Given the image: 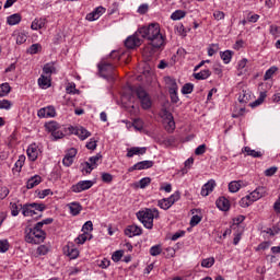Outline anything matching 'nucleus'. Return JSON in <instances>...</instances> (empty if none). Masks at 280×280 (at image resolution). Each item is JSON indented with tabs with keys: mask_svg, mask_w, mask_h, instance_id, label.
Instances as JSON below:
<instances>
[{
	"mask_svg": "<svg viewBox=\"0 0 280 280\" xmlns=\"http://www.w3.org/2000/svg\"><path fill=\"white\" fill-rule=\"evenodd\" d=\"M138 33L142 38L148 40V45H151L153 49H160L165 44V38L161 34V27L159 24H150L138 30Z\"/></svg>",
	"mask_w": 280,
	"mask_h": 280,
	"instance_id": "f257e3e1",
	"label": "nucleus"
},
{
	"mask_svg": "<svg viewBox=\"0 0 280 280\" xmlns=\"http://www.w3.org/2000/svg\"><path fill=\"white\" fill-rule=\"evenodd\" d=\"M137 218L143 224L144 229L151 230L154 226V218H159V209L147 208L145 210L137 212Z\"/></svg>",
	"mask_w": 280,
	"mask_h": 280,
	"instance_id": "f03ea898",
	"label": "nucleus"
},
{
	"mask_svg": "<svg viewBox=\"0 0 280 280\" xmlns=\"http://www.w3.org/2000/svg\"><path fill=\"white\" fill-rule=\"evenodd\" d=\"M25 233V240L28 244H43L45 237H47V233L43 231V228H38L37 223L34 228H26Z\"/></svg>",
	"mask_w": 280,
	"mask_h": 280,
	"instance_id": "7ed1b4c3",
	"label": "nucleus"
},
{
	"mask_svg": "<svg viewBox=\"0 0 280 280\" xmlns=\"http://www.w3.org/2000/svg\"><path fill=\"white\" fill-rule=\"evenodd\" d=\"M20 208L22 209V214L25 218H28V217L33 218V215H36V211H39L40 213H43V211L47 209L45 203H36V202L25 203L24 206L20 205Z\"/></svg>",
	"mask_w": 280,
	"mask_h": 280,
	"instance_id": "20e7f679",
	"label": "nucleus"
},
{
	"mask_svg": "<svg viewBox=\"0 0 280 280\" xmlns=\"http://www.w3.org/2000/svg\"><path fill=\"white\" fill-rule=\"evenodd\" d=\"M135 93L138 100L140 101V104L143 110H148L149 108H152V98L143 88L141 86L137 88L135 90Z\"/></svg>",
	"mask_w": 280,
	"mask_h": 280,
	"instance_id": "39448f33",
	"label": "nucleus"
},
{
	"mask_svg": "<svg viewBox=\"0 0 280 280\" xmlns=\"http://www.w3.org/2000/svg\"><path fill=\"white\" fill-rule=\"evenodd\" d=\"M180 200V192L176 191L168 198H163L158 201V207L160 209H163L164 211H167L175 202H178Z\"/></svg>",
	"mask_w": 280,
	"mask_h": 280,
	"instance_id": "423d86ee",
	"label": "nucleus"
},
{
	"mask_svg": "<svg viewBox=\"0 0 280 280\" xmlns=\"http://www.w3.org/2000/svg\"><path fill=\"white\" fill-rule=\"evenodd\" d=\"M98 71L101 78H104L105 80L113 79V71H115V66L112 63L102 62L98 63Z\"/></svg>",
	"mask_w": 280,
	"mask_h": 280,
	"instance_id": "0eeeda50",
	"label": "nucleus"
},
{
	"mask_svg": "<svg viewBox=\"0 0 280 280\" xmlns=\"http://www.w3.org/2000/svg\"><path fill=\"white\" fill-rule=\"evenodd\" d=\"M164 128L167 132H174V130H176V122L174 121V116L167 110L164 112Z\"/></svg>",
	"mask_w": 280,
	"mask_h": 280,
	"instance_id": "6e6552de",
	"label": "nucleus"
},
{
	"mask_svg": "<svg viewBox=\"0 0 280 280\" xmlns=\"http://www.w3.org/2000/svg\"><path fill=\"white\" fill-rule=\"evenodd\" d=\"M139 36H141V34L138 31L135 35L129 36L125 40V46L127 47V49H135V47L141 46V39L139 38Z\"/></svg>",
	"mask_w": 280,
	"mask_h": 280,
	"instance_id": "1a4fd4ad",
	"label": "nucleus"
},
{
	"mask_svg": "<svg viewBox=\"0 0 280 280\" xmlns=\"http://www.w3.org/2000/svg\"><path fill=\"white\" fill-rule=\"evenodd\" d=\"M93 187V180H81L78 184L71 187V190L74 194H80L82 191H86V189H91Z\"/></svg>",
	"mask_w": 280,
	"mask_h": 280,
	"instance_id": "9d476101",
	"label": "nucleus"
},
{
	"mask_svg": "<svg viewBox=\"0 0 280 280\" xmlns=\"http://www.w3.org/2000/svg\"><path fill=\"white\" fill-rule=\"evenodd\" d=\"M100 161H102V155L101 153H97L94 156H91L89 159V162H85V173L86 174H91V172H93V170H95V167H97V163H100Z\"/></svg>",
	"mask_w": 280,
	"mask_h": 280,
	"instance_id": "9b49d317",
	"label": "nucleus"
},
{
	"mask_svg": "<svg viewBox=\"0 0 280 280\" xmlns=\"http://www.w3.org/2000/svg\"><path fill=\"white\" fill-rule=\"evenodd\" d=\"M268 194V190L266 187L260 186L256 188L254 191L249 194V197L252 198V202H257V200H260V198H264Z\"/></svg>",
	"mask_w": 280,
	"mask_h": 280,
	"instance_id": "f8f14e48",
	"label": "nucleus"
},
{
	"mask_svg": "<svg viewBox=\"0 0 280 280\" xmlns=\"http://www.w3.org/2000/svg\"><path fill=\"white\" fill-rule=\"evenodd\" d=\"M154 166V162L152 161H141L136 163L133 166L128 168V172H135L136 170H150V167Z\"/></svg>",
	"mask_w": 280,
	"mask_h": 280,
	"instance_id": "ddd939ff",
	"label": "nucleus"
},
{
	"mask_svg": "<svg viewBox=\"0 0 280 280\" xmlns=\"http://www.w3.org/2000/svg\"><path fill=\"white\" fill-rule=\"evenodd\" d=\"M143 233V230H141V228H139V225H129L127 226V229L125 230V235H127V237H136L137 235H141Z\"/></svg>",
	"mask_w": 280,
	"mask_h": 280,
	"instance_id": "4468645a",
	"label": "nucleus"
},
{
	"mask_svg": "<svg viewBox=\"0 0 280 280\" xmlns=\"http://www.w3.org/2000/svg\"><path fill=\"white\" fill-rule=\"evenodd\" d=\"M72 135H77L81 141H84V139H89V137H91V133L84 127L74 128L72 130Z\"/></svg>",
	"mask_w": 280,
	"mask_h": 280,
	"instance_id": "2eb2a0df",
	"label": "nucleus"
},
{
	"mask_svg": "<svg viewBox=\"0 0 280 280\" xmlns=\"http://www.w3.org/2000/svg\"><path fill=\"white\" fill-rule=\"evenodd\" d=\"M37 115L38 117H56V108L54 106L40 108Z\"/></svg>",
	"mask_w": 280,
	"mask_h": 280,
	"instance_id": "dca6fc26",
	"label": "nucleus"
},
{
	"mask_svg": "<svg viewBox=\"0 0 280 280\" xmlns=\"http://www.w3.org/2000/svg\"><path fill=\"white\" fill-rule=\"evenodd\" d=\"M215 188V180L210 179L207 184H205L201 188V196H209L211 191Z\"/></svg>",
	"mask_w": 280,
	"mask_h": 280,
	"instance_id": "f3484780",
	"label": "nucleus"
},
{
	"mask_svg": "<svg viewBox=\"0 0 280 280\" xmlns=\"http://www.w3.org/2000/svg\"><path fill=\"white\" fill-rule=\"evenodd\" d=\"M215 205L220 211H229L231 209V203L229 202V199L224 197H220L217 201Z\"/></svg>",
	"mask_w": 280,
	"mask_h": 280,
	"instance_id": "a211bd4d",
	"label": "nucleus"
},
{
	"mask_svg": "<svg viewBox=\"0 0 280 280\" xmlns=\"http://www.w3.org/2000/svg\"><path fill=\"white\" fill-rule=\"evenodd\" d=\"M42 180H43V177H40V175H34L26 183L27 189H34V187H36L37 185H40Z\"/></svg>",
	"mask_w": 280,
	"mask_h": 280,
	"instance_id": "6ab92c4d",
	"label": "nucleus"
},
{
	"mask_svg": "<svg viewBox=\"0 0 280 280\" xmlns=\"http://www.w3.org/2000/svg\"><path fill=\"white\" fill-rule=\"evenodd\" d=\"M242 187H244L243 180H234L229 184V191H231V194H237Z\"/></svg>",
	"mask_w": 280,
	"mask_h": 280,
	"instance_id": "aec40b11",
	"label": "nucleus"
},
{
	"mask_svg": "<svg viewBox=\"0 0 280 280\" xmlns=\"http://www.w3.org/2000/svg\"><path fill=\"white\" fill-rule=\"evenodd\" d=\"M242 152H244L247 156H253V159H261V156H264L261 151L253 150L250 147L243 148Z\"/></svg>",
	"mask_w": 280,
	"mask_h": 280,
	"instance_id": "412c9836",
	"label": "nucleus"
},
{
	"mask_svg": "<svg viewBox=\"0 0 280 280\" xmlns=\"http://www.w3.org/2000/svg\"><path fill=\"white\" fill-rule=\"evenodd\" d=\"M26 152L30 161H36L38 159V147L36 144H31Z\"/></svg>",
	"mask_w": 280,
	"mask_h": 280,
	"instance_id": "4be33fe9",
	"label": "nucleus"
},
{
	"mask_svg": "<svg viewBox=\"0 0 280 280\" xmlns=\"http://www.w3.org/2000/svg\"><path fill=\"white\" fill-rule=\"evenodd\" d=\"M38 84L40 89H49V86H51V77L42 74L38 79Z\"/></svg>",
	"mask_w": 280,
	"mask_h": 280,
	"instance_id": "5701e85b",
	"label": "nucleus"
},
{
	"mask_svg": "<svg viewBox=\"0 0 280 280\" xmlns=\"http://www.w3.org/2000/svg\"><path fill=\"white\" fill-rule=\"evenodd\" d=\"M47 23V20L46 19H43V18H39V19H35L33 22H32V25H31V30H43V27H45V24Z\"/></svg>",
	"mask_w": 280,
	"mask_h": 280,
	"instance_id": "b1692460",
	"label": "nucleus"
},
{
	"mask_svg": "<svg viewBox=\"0 0 280 280\" xmlns=\"http://www.w3.org/2000/svg\"><path fill=\"white\" fill-rule=\"evenodd\" d=\"M145 152H147L145 148L133 147L128 150L127 156H128V159H132V156H135L137 154H145Z\"/></svg>",
	"mask_w": 280,
	"mask_h": 280,
	"instance_id": "393cba45",
	"label": "nucleus"
},
{
	"mask_svg": "<svg viewBox=\"0 0 280 280\" xmlns=\"http://www.w3.org/2000/svg\"><path fill=\"white\" fill-rule=\"evenodd\" d=\"M70 209L71 215H80V212L82 211V205L79 202H71L68 205Z\"/></svg>",
	"mask_w": 280,
	"mask_h": 280,
	"instance_id": "a878e982",
	"label": "nucleus"
},
{
	"mask_svg": "<svg viewBox=\"0 0 280 280\" xmlns=\"http://www.w3.org/2000/svg\"><path fill=\"white\" fill-rule=\"evenodd\" d=\"M13 36L15 38L16 45H23L27 40V34L22 32H14Z\"/></svg>",
	"mask_w": 280,
	"mask_h": 280,
	"instance_id": "bb28decb",
	"label": "nucleus"
},
{
	"mask_svg": "<svg viewBox=\"0 0 280 280\" xmlns=\"http://www.w3.org/2000/svg\"><path fill=\"white\" fill-rule=\"evenodd\" d=\"M10 91H12L10 83L5 82L0 84V97H7V95H10Z\"/></svg>",
	"mask_w": 280,
	"mask_h": 280,
	"instance_id": "cd10ccee",
	"label": "nucleus"
},
{
	"mask_svg": "<svg viewBox=\"0 0 280 280\" xmlns=\"http://www.w3.org/2000/svg\"><path fill=\"white\" fill-rule=\"evenodd\" d=\"M240 104H248L250 102V93L246 90H243L238 95Z\"/></svg>",
	"mask_w": 280,
	"mask_h": 280,
	"instance_id": "c85d7f7f",
	"label": "nucleus"
},
{
	"mask_svg": "<svg viewBox=\"0 0 280 280\" xmlns=\"http://www.w3.org/2000/svg\"><path fill=\"white\" fill-rule=\"evenodd\" d=\"M210 77H211V70L209 69L202 70L198 73H194L195 80H207V78H210Z\"/></svg>",
	"mask_w": 280,
	"mask_h": 280,
	"instance_id": "c756f323",
	"label": "nucleus"
},
{
	"mask_svg": "<svg viewBox=\"0 0 280 280\" xmlns=\"http://www.w3.org/2000/svg\"><path fill=\"white\" fill-rule=\"evenodd\" d=\"M9 25H19L21 23V14L14 13L7 19Z\"/></svg>",
	"mask_w": 280,
	"mask_h": 280,
	"instance_id": "7c9ffc66",
	"label": "nucleus"
},
{
	"mask_svg": "<svg viewBox=\"0 0 280 280\" xmlns=\"http://www.w3.org/2000/svg\"><path fill=\"white\" fill-rule=\"evenodd\" d=\"M43 72L45 73V75L51 78V73H56V67L54 66V63H46L43 68Z\"/></svg>",
	"mask_w": 280,
	"mask_h": 280,
	"instance_id": "2f4dec72",
	"label": "nucleus"
},
{
	"mask_svg": "<svg viewBox=\"0 0 280 280\" xmlns=\"http://www.w3.org/2000/svg\"><path fill=\"white\" fill-rule=\"evenodd\" d=\"M221 59L223 60V62L225 65H229V62H231V59L233 58V51L231 50H225L223 52H221Z\"/></svg>",
	"mask_w": 280,
	"mask_h": 280,
	"instance_id": "473e14b6",
	"label": "nucleus"
},
{
	"mask_svg": "<svg viewBox=\"0 0 280 280\" xmlns=\"http://www.w3.org/2000/svg\"><path fill=\"white\" fill-rule=\"evenodd\" d=\"M43 50V46L40 44H33L31 47L27 49V54H31L34 56V54H38Z\"/></svg>",
	"mask_w": 280,
	"mask_h": 280,
	"instance_id": "72a5a7b5",
	"label": "nucleus"
},
{
	"mask_svg": "<svg viewBox=\"0 0 280 280\" xmlns=\"http://www.w3.org/2000/svg\"><path fill=\"white\" fill-rule=\"evenodd\" d=\"M277 71H279V68L272 66L265 72L264 80H270V78H272Z\"/></svg>",
	"mask_w": 280,
	"mask_h": 280,
	"instance_id": "f704fd0d",
	"label": "nucleus"
},
{
	"mask_svg": "<svg viewBox=\"0 0 280 280\" xmlns=\"http://www.w3.org/2000/svg\"><path fill=\"white\" fill-rule=\"evenodd\" d=\"M150 183H152V179L150 177H143L139 180L138 184H136V187H140V189H145V187H148Z\"/></svg>",
	"mask_w": 280,
	"mask_h": 280,
	"instance_id": "c9c22d12",
	"label": "nucleus"
},
{
	"mask_svg": "<svg viewBox=\"0 0 280 280\" xmlns=\"http://www.w3.org/2000/svg\"><path fill=\"white\" fill-rule=\"evenodd\" d=\"M253 202H254V201H253V199L250 198V195H247V196H245V197H243V198L241 199L240 206L246 208V207H250V205H253Z\"/></svg>",
	"mask_w": 280,
	"mask_h": 280,
	"instance_id": "e433bc0d",
	"label": "nucleus"
},
{
	"mask_svg": "<svg viewBox=\"0 0 280 280\" xmlns=\"http://www.w3.org/2000/svg\"><path fill=\"white\" fill-rule=\"evenodd\" d=\"M172 21H180V19H185V11L177 10L171 15Z\"/></svg>",
	"mask_w": 280,
	"mask_h": 280,
	"instance_id": "4c0bfd02",
	"label": "nucleus"
},
{
	"mask_svg": "<svg viewBox=\"0 0 280 280\" xmlns=\"http://www.w3.org/2000/svg\"><path fill=\"white\" fill-rule=\"evenodd\" d=\"M166 84L170 86V92L178 91V84H176V80L172 78H166Z\"/></svg>",
	"mask_w": 280,
	"mask_h": 280,
	"instance_id": "58836bf2",
	"label": "nucleus"
},
{
	"mask_svg": "<svg viewBox=\"0 0 280 280\" xmlns=\"http://www.w3.org/2000/svg\"><path fill=\"white\" fill-rule=\"evenodd\" d=\"M264 100H266V92L260 93V96L255 102L250 103L252 108L260 106V104H264Z\"/></svg>",
	"mask_w": 280,
	"mask_h": 280,
	"instance_id": "ea45409f",
	"label": "nucleus"
},
{
	"mask_svg": "<svg viewBox=\"0 0 280 280\" xmlns=\"http://www.w3.org/2000/svg\"><path fill=\"white\" fill-rule=\"evenodd\" d=\"M215 264V258L209 257L201 261L202 268H211Z\"/></svg>",
	"mask_w": 280,
	"mask_h": 280,
	"instance_id": "a19ab883",
	"label": "nucleus"
},
{
	"mask_svg": "<svg viewBox=\"0 0 280 280\" xmlns=\"http://www.w3.org/2000/svg\"><path fill=\"white\" fill-rule=\"evenodd\" d=\"M163 253V248H161V245H155L150 248V255L152 257H156Z\"/></svg>",
	"mask_w": 280,
	"mask_h": 280,
	"instance_id": "79ce46f5",
	"label": "nucleus"
},
{
	"mask_svg": "<svg viewBox=\"0 0 280 280\" xmlns=\"http://www.w3.org/2000/svg\"><path fill=\"white\" fill-rule=\"evenodd\" d=\"M48 132L54 133L56 130H58V122L50 121L45 125Z\"/></svg>",
	"mask_w": 280,
	"mask_h": 280,
	"instance_id": "37998d69",
	"label": "nucleus"
},
{
	"mask_svg": "<svg viewBox=\"0 0 280 280\" xmlns=\"http://www.w3.org/2000/svg\"><path fill=\"white\" fill-rule=\"evenodd\" d=\"M192 92H194V84L191 83L184 84L182 89L183 95H189V93H192Z\"/></svg>",
	"mask_w": 280,
	"mask_h": 280,
	"instance_id": "c03bdc74",
	"label": "nucleus"
},
{
	"mask_svg": "<svg viewBox=\"0 0 280 280\" xmlns=\"http://www.w3.org/2000/svg\"><path fill=\"white\" fill-rule=\"evenodd\" d=\"M25 163V156L21 155L20 159L15 162V172H21V167H23Z\"/></svg>",
	"mask_w": 280,
	"mask_h": 280,
	"instance_id": "a18cd8bd",
	"label": "nucleus"
},
{
	"mask_svg": "<svg viewBox=\"0 0 280 280\" xmlns=\"http://www.w3.org/2000/svg\"><path fill=\"white\" fill-rule=\"evenodd\" d=\"M86 240H89V232H83V234L79 235L75 238V243L77 244H84V242H86Z\"/></svg>",
	"mask_w": 280,
	"mask_h": 280,
	"instance_id": "49530a36",
	"label": "nucleus"
},
{
	"mask_svg": "<svg viewBox=\"0 0 280 280\" xmlns=\"http://www.w3.org/2000/svg\"><path fill=\"white\" fill-rule=\"evenodd\" d=\"M12 108V102L8 100L0 101V109L10 110Z\"/></svg>",
	"mask_w": 280,
	"mask_h": 280,
	"instance_id": "de8ad7c7",
	"label": "nucleus"
},
{
	"mask_svg": "<svg viewBox=\"0 0 280 280\" xmlns=\"http://www.w3.org/2000/svg\"><path fill=\"white\" fill-rule=\"evenodd\" d=\"M121 257H124V250H116V252L112 255V259H113V261H115V262L121 261Z\"/></svg>",
	"mask_w": 280,
	"mask_h": 280,
	"instance_id": "09e8293b",
	"label": "nucleus"
},
{
	"mask_svg": "<svg viewBox=\"0 0 280 280\" xmlns=\"http://www.w3.org/2000/svg\"><path fill=\"white\" fill-rule=\"evenodd\" d=\"M10 248V243L8 241H0V253H8Z\"/></svg>",
	"mask_w": 280,
	"mask_h": 280,
	"instance_id": "8fccbe9b",
	"label": "nucleus"
},
{
	"mask_svg": "<svg viewBox=\"0 0 280 280\" xmlns=\"http://www.w3.org/2000/svg\"><path fill=\"white\" fill-rule=\"evenodd\" d=\"M103 183H113V175L110 173H102V176H101Z\"/></svg>",
	"mask_w": 280,
	"mask_h": 280,
	"instance_id": "3c124183",
	"label": "nucleus"
},
{
	"mask_svg": "<svg viewBox=\"0 0 280 280\" xmlns=\"http://www.w3.org/2000/svg\"><path fill=\"white\" fill-rule=\"evenodd\" d=\"M202 218H200L198 214L192 215L190 219V226H197V224H200Z\"/></svg>",
	"mask_w": 280,
	"mask_h": 280,
	"instance_id": "603ef678",
	"label": "nucleus"
},
{
	"mask_svg": "<svg viewBox=\"0 0 280 280\" xmlns=\"http://www.w3.org/2000/svg\"><path fill=\"white\" fill-rule=\"evenodd\" d=\"M205 152H207V145L206 144H200L196 150H195V154L197 156H200L201 154H205Z\"/></svg>",
	"mask_w": 280,
	"mask_h": 280,
	"instance_id": "864d4df0",
	"label": "nucleus"
},
{
	"mask_svg": "<svg viewBox=\"0 0 280 280\" xmlns=\"http://www.w3.org/2000/svg\"><path fill=\"white\" fill-rule=\"evenodd\" d=\"M83 233H89V231H93V222L92 221H88L83 224L82 228Z\"/></svg>",
	"mask_w": 280,
	"mask_h": 280,
	"instance_id": "5fc2aeb1",
	"label": "nucleus"
},
{
	"mask_svg": "<svg viewBox=\"0 0 280 280\" xmlns=\"http://www.w3.org/2000/svg\"><path fill=\"white\" fill-rule=\"evenodd\" d=\"M54 223V219L52 218H48V219H44L40 222H37V228H42L45 226V224H52Z\"/></svg>",
	"mask_w": 280,
	"mask_h": 280,
	"instance_id": "6e6d98bb",
	"label": "nucleus"
},
{
	"mask_svg": "<svg viewBox=\"0 0 280 280\" xmlns=\"http://www.w3.org/2000/svg\"><path fill=\"white\" fill-rule=\"evenodd\" d=\"M277 170L278 168L276 166H271V167L267 168L265 171V176H268V177L275 176V174H277Z\"/></svg>",
	"mask_w": 280,
	"mask_h": 280,
	"instance_id": "4d7b16f0",
	"label": "nucleus"
},
{
	"mask_svg": "<svg viewBox=\"0 0 280 280\" xmlns=\"http://www.w3.org/2000/svg\"><path fill=\"white\" fill-rule=\"evenodd\" d=\"M10 194V190L8 187L0 188V200H4V198H8V195Z\"/></svg>",
	"mask_w": 280,
	"mask_h": 280,
	"instance_id": "13d9d810",
	"label": "nucleus"
},
{
	"mask_svg": "<svg viewBox=\"0 0 280 280\" xmlns=\"http://www.w3.org/2000/svg\"><path fill=\"white\" fill-rule=\"evenodd\" d=\"M78 255H80V252L75 248L68 250V256L70 257V259H77Z\"/></svg>",
	"mask_w": 280,
	"mask_h": 280,
	"instance_id": "bf43d9fd",
	"label": "nucleus"
},
{
	"mask_svg": "<svg viewBox=\"0 0 280 280\" xmlns=\"http://www.w3.org/2000/svg\"><path fill=\"white\" fill-rule=\"evenodd\" d=\"M62 163L66 167H71V165H73V159L66 155L62 160Z\"/></svg>",
	"mask_w": 280,
	"mask_h": 280,
	"instance_id": "052dcab7",
	"label": "nucleus"
},
{
	"mask_svg": "<svg viewBox=\"0 0 280 280\" xmlns=\"http://www.w3.org/2000/svg\"><path fill=\"white\" fill-rule=\"evenodd\" d=\"M11 215H13L14 218L19 215V205L11 203Z\"/></svg>",
	"mask_w": 280,
	"mask_h": 280,
	"instance_id": "680f3d73",
	"label": "nucleus"
},
{
	"mask_svg": "<svg viewBox=\"0 0 280 280\" xmlns=\"http://www.w3.org/2000/svg\"><path fill=\"white\" fill-rule=\"evenodd\" d=\"M88 150H95L97 148V141L95 139H91L90 142L86 143Z\"/></svg>",
	"mask_w": 280,
	"mask_h": 280,
	"instance_id": "e2e57ef3",
	"label": "nucleus"
},
{
	"mask_svg": "<svg viewBox=\"0 0 280 280\" xmlns=\"http://www.w3.org/2000/svg\"><path fill=\"white\" fill-rule=\"evenodd\" d=\"M37 253H38V255H47V253H49V248H47V246H45V245H40L37 248Z\"/></svg>",
	"mask_w": 280,
	"mask_h": 280,
	"instance_id": "0e129e2a",
	"label": "nucleus"
},
{
	"mask_svg": "<svg viewBox=\"0 0 280 280\" xmlns=\"http://www.w3.org/2000/svg\"><path fill=\"white\" fill-rule=\"evenodd\" d=\"M108 266H110V260H108L106 258H104L103 260H101L98 262L100 268L106 269V268H108Z\"/></svg>",
	"mask_w": 280,
	"mask_h": 280,
	"instance_id": "69168bd1",
	"label": "nucleus"
},
{
	"mask_svg": "<svg viewBox=\"0 0 280 280\" xmlns=\"http://www.w3.org/2000/svg\"><path fill=\"white\" fill-rule=\"evenodd\" d=\"M213 16H214L215 21H222V20H224V12L214 11Z\"/></svg>",
	"mask_w": 280,
	"mask_h": 280,
	"instance_id": "338daca9",
	"label": "nucleus"
},
{
	"mask_svg": "<svg viewBox=\"0 0 280 280\" xmlns=\"http://www.w3.org/2000/svg\"><path fill=\"white\" fill-rule=\"evenodd\" d=\"M273 211H276V213H280V196L273 203Z\"/></svg>",
	"mask_w": 280,
	"mask_h": 280,
	"instance_id": "774afa93",
	"label": "nucleus"
}]
</instances>
